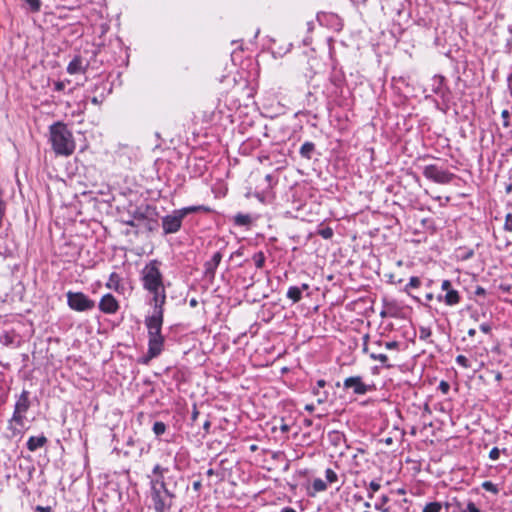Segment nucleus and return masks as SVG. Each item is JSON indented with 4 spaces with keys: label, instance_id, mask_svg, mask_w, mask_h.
<instances>
[{
    "label": "nucleus",
    "instance_id": "obj_1",
    "mask_svg": "<svg viewBox=\"0 0 512 512\" xmlns=\"http://www.w3.org/2000/svg\"><path fill=\"white\" fill-rule=\"evenodd\" d=\"M163 315V306L154 305L153 314L145 319L149 338L148 351L143 359V363L145 364H147L151 359L159 356L163 350L164 337L161 334Z\"/></svg>",
    "mask_w": 512,
    "mask_h": 512
},
{
    "label": "nucleus",
    "instance_id": "obj_2",
    "mask_svg": "<svg viewBox=\"0 0 512 512\" xmlns=\"http://www.w3.org/2000/svg\"><path fill=\"white\" fill-rule=\"evenodd\" d=\"M159 266L160 262L158 260H151L147 263L141 271V281L143 288L152 295L151 303L164 306L166 291Z\"/></svg>",
    "mask_w": 512,
    "mask_h": 512
},
{
    "label": "nucleus",
    "instance_id": "obj_3",
    "mask_svg": "<svg viewBox=\"0 0 512 512\" xmlns=\"http://www.w3.org/2000/svg\"><path fill=\"white\" fill-rule=\"evenodd\" d=\"M50 141L57 155L70 156L75 150V142L67 125L57 122L50 126Z\"/></svg>",
    "mask_w": 512,
    "mask_h": 512
},
{
    "label": "nucleus",
    "instance_id": "obj_4",
    "mask_svg": "<svg viewBox=\"0 0 512 512\" xmlns=\"http://www.w3.org/2000/svg\"><path fill=\"white\" fill-rule=\"evenodd\" d=\"M149 497L155 512H167L171 509L176 496L167 488L165 481L151 479Z\"/></svg>",
    "mask_w": 512,
    "mask_h": 512
},
{
    "label": "nucleus",
    "instance_id": "obj_5",
    "mask_svg": "<svg viewBox=\"0 0 512 512\" xmlns=\"http://www.w3.org/2000/svg\"><path fill=\"white\" fill-rule=\"evenodd\" d=\"M30 408V400H29V392L27 390H23L17 399L14 407L13 416L9 421V429L13 431V434H16V429L12 427V423L15 422L20 427L24 426V414Z\"/></svg>",
    "mask_w": 512,
    "mask_h": 512
},
{
    "label": "nucleus",
    "instance_id": "obj_6",
    "mask_svg": "<svg viewBox=\"0 0 512 512\" xmlns=\"http://www.w3.org/2000/svg\"><path fill=\"white\" fill-rule=\"evenodd\" d=\"M66 297L68 306L74 311L85 312L95 307V302L82 292L68 291Z\"/></svg>",
    "mask_w": 512,
    "mask_h": 512
},
{
    "label": "nucleus",
    "instance_id": "obj_7",
    "mask_svg": "<svg viewBox=\"0 0 512 512\" xmlns=\"http://www.w3.org/2000/svg\"><path fill=\"white\" fill-rule=\"evenodd\" d=\"M423 175L438 184H449L454 178L455 175L449 171L440 169L435 164H430L424 167Z\"/></svg>",
    "mask_w": 512,
    "mask_h": 512
},
{
    "label": "nucleus",
    "instance_id": "obj_8",
    "mask_svg": "<svg viewBox=\"0 0 512 512\" xmlns=\"http://www.w3.org/2000/svg\"><path fill=\"white\" fill-rule=\"evenodd\" d=\"M183 218L178 212L174 210L172 214L166 215L162 218V228L165 235L177 233L182 226Z\"/></svg>",
    "mask_w": 512,
    "mask_h": 512
},
{
    "label": "nucleus",
    "instance_id": "obj_9",
    "mask_svg": "<svg viewBox=\"0 0 512 512\" xmlns=\"http://www.w3.org/2000/svg\"><path fill=\"white\" fill-rule=\"evenodd\" d=\"M343 387L344 389H352L357 395H364L371 391L373 386L364 383L361 376H351L344 380Z\"/></svg>",
    "mask_w": 512,
    "mask_h": 512
},
{
    "label": "nucleus",
    "instance_id": "obj_10",
    "mask_svg": "<svg viewBox=\"0 0 512 512\" xmlns=\"http://www.w3.org/2000/svg\"><path fill=\"white\" fill-rule=\"evenodd\" d=\"M99 309L106 314H114L119 309V304L112 294L104 295L99 302Z\"/></svg>",
    "mask_w": 512,
    "mask_h": 512
},
{
    "label": "nucleus",
    "instance_id": "obj_11",
    "mask_svg": "<svg viewBox=\"0 0 512 512\" xmlns=\"http://www.w3.org/2000/svg\"><path fill=\"white\" fill-rule=\"evenodd\" d=\"M89 62L82 56L76 55L68 64L67 72L71 75L85 73L88 69Z\"/></svg>",
    "mask_w": 512,
    "mask_h": 512
},
{
    "label": "nucleus",
    "instance_id": "obj_12",
    "mask_svg": "<svg viewBox=\"0 0 512 512\" xmlns=\"http://www.w3.org/2000/svg\"><path fill=\"white\" fill-rule=\"evenodd\" d=\"M222 257V253L220 251H217L213 254L212 258L204 264V273L206 277L214 279L216 269L219 266Z\"/></svg>",
    "mask_w": 512,
    "mask_h": 512
},
{
    "label": "nucleus",
    "instance_id": "obj_13",
    "mask_svg": "<svg viewBox=\"0 0 512 512\" xmlns=\"http://www.w3.org/2000/svg\"><path fill=\"white\" fill-rule=\"evenodd\" d=\"M439 302H444L448 306H454L460 303L461 297L457 290L451 289L445 295L439 294L437 297Z\"/></svg>",
    "mask_w": 512,
    "mask_h": 512
},
{
    "label": "nucleus",
    "instance_id": "obj_14",
    "mask_svg": "<svg viewBox=\"0 0 512 512\" xmlns=\"http://www.w3.org/2000/svg\"><path fill=\"white\" fill-rule=\"evenodd\" d=\"M47 443V438L44 435L35 437L31 436L27 441V449L29 451H36L38 448L43 447Z\"/></svg>",
    "mask_w": 512,
    "mask_h": 512
},
{
    "label": "nucleus",
    "instance_id": "obj_15",
    "mask_svg": "<svg viewBox=\"0 0 512 512\" xmlns=\"http://www.w3.org/2000/svg\"><path fill=\"white\" fill-rule=\"evenodd\" d=\"M325 385H326L325 380L320 379L317 381V388L313 389V393H314V395L317 396V402L319 404L324 403L328 398V393L326 391H323V392L320 391V388H324Z\"/></svg>",
    "mask_w": 512,
    "mask_h": 512
},
{
    "label": "nucleus",
    "instance_id": "obj_16",
    "mask_svg": "<svg viewBox=\"0 0 512 512\" xmlns=\"http://www.w3.org/2000/svg\"><path fill=\"white\" fill-rule=\"evenodd\" d=\"M208 211H210V209L204 205L188 206V207L178 209V212L180 213V215L182 216L183 219L191 213L208 212Z\"/></svg>",
    "mask_w": 512,
    "mask_h": 512
},
{
    "label": "nucleus",
    "instance_id": "obj_17",
    "mask_svg": "<svg viewBox=\"0 0 512 512\" xmlns=\"http://www.w3.org/2000/svg\"><path fill=\"white\" fill-rule=\"evenodd\" d=\"M455 506L459 512H481L480 508L472 501L467 503L456 501Z\"/></svg>",
    "mask_w": 512,
    "mask_h": 512
},
{
    "label": "nucleus",
    "instance_id": "obj_18",
    "mask_svg": "<svg viewBox=\"0 0 512 512\" xmlns=\"http://www.w3.org/2000/svg\"><path fill=\"white\" fill-rule=\"evenodd\" d=\"M315 145L312 142H305L300 148V155L305 159H311Z\"/></svg>",
    "mask_w": 512,
    "mask_h": 512
},
{
    "label": "nucleus",
    "instance_id": "obj_19",
    "mask_svg": "<svg viewBox=\"0 0 512 512\" xmlns=\"http://www.w3.org/2000/svg\"><path fill=\"white\" fill-rule=\"evenodd\" d=\"M252 222V218L248 214L238 213L234 216V224L236 226H248Z\"/></svg>",
    "mask_w": 512,
    "mask_h": 512
},
{
    "label": "nucleus",
    "instance_id": "obj_20",
    "mask_svg": "<svg viewBox=\"0 0 512 512\" xmlns=\"http://www.w3.org/2000/svg\"><path fill=\"white\" fill-rule=\"evenodd\" d=\"M370 358L375 361L381 362V364L386 368L393 367L392 364L388 363V356L384 353H378L377 351H372L370 353Z\"/></svg>",
    "mask_w": 512,
    "mask_h": 512
},
{
    "label": "nucleus",
    "instance_id": "obj_21",
    "mask_svg": "<svg viewBox=\"0 0 512 512\" xmlns=\"http://www.w3.org/2000/svg\"><path fill=\"white\" fill-rule=\"evenodd\" d=\"M154 212V209H152L150 206H146L143 210L142 208H137L134 212V218L136 220H147L149 214H152Z\"/></svg>",
    "mask_w": 512,
    "mask_h": 512
},
{
    "label": "nucleus",
    "instance_id": "obj_22",
    "mask_svg": "<svg viewBox=\"0 0 512 512\" xmlns=\"http://www.w3.org/2000/svg\"><path fill=\"white\" fill-rule=\"evenodd\" d=\"M287 297L291 299L293 303H298L302 298L301 288L291 286L287 291Z\"/></svg>",
    "mask_w": 512,
    "mask_h": 512
},
{
    "label": "nucleus",
    "instance_id": "obj_23",
    "mask_svg": "<svg viewBox=\"0 0 512 512\" xmlns=\"http://www.w3.org/2000/svg\"><path fill=\"white\" fill-rule=\"evenodd\" d=\"M120 284V276L113 272L110 274L109 279L106 283V287L113 290H118Z\"/></svg>",
    "mask_w": 512,
    "mask_h": 512
},
{
    "label": "nucleus",
    "instance_id": "obj_24",
    "mask_svg": "<svg viewBox=\"0 0 512 512\" xmlns=\"http://www.w3.org/2000/svg\"><path fill=\"white\" fill-rule=\"evenodd\" d=\"M389 500L390 499L387 495H382L380 499L375 503L374 508L382 512H389L390 509L386 506Z\"/></svg>",
    "mask_w": 512,
    "mask_h": 512
},
{
    "label": "nucleus",
    "instance_id": "obj_25",
    "mask_svg": "<svg viewBox=\"0 0 512 512\" xmlns=\"http://www.w3.org/2000/svg\"><path fill=\"white\" fill-rule=\"evenodd\" d=\"M373 346L381 347L384 345V347L388 350H399L400 343L397 341H389V342H382V341H375L372 343Z\"/></svg>",
    "mask_w": 512,
    "mask_h": 512
},
{
    "label": "nucleus",
    "instance_id": "obj_26",
    "mask_svg": "<svg viewBox=\"0 0 512 512\" xmlns=\"http://www.w3.org/2000/svg\"><path fill=\"white\" fill-rule=\"evenodd\" d=\"M167 429V426L164 422L162 421H156L154 424H153V427H152V430L154 432V434L159 437L161 436L162 434L165 433Z\"/></svg>",
    "mask_w": 512,
    "mask_h": 512
},
{
    "label": "nucleus",
    "instance_id": "obj_27",
    "mask_svg": "<svg viewBox=\"0 0 512 512\" xmlns=\"http://www.w3.org/2000/svg\"><path fill=\"white\" fill-rule=\"evenodd\" d=\"M442 509V505L440 502H430L427 503L422 512H440Z\"/></svg>",
    "mask_w": 512,
    "mask_h": 512
},
{
    "label": "nucleus",
    "instance_id": "obj_28",
    "mask_svg": "<svg viewBox=\"0 0 512 512\" xmlns=\"http://www.w3.org/2000/svg\"><path fill=\"white\" fill-rule=\"evenodd\" d=\"M381 488V485L378 481H371L367 487L368 489V498L372 499L374 493L377 492Z\"/></svg>",
    "mask_w": 512,
    "mask_h": 512
},
{
    "label": "nucleus",
    "instance_id": "obj_29",
    "mask_svg": "<svg viewBox=\"0 0 512 512\" xmlns=\"http://www.w3.org/2000/svg\"><path fill=\"white\" fill-rule=\"evenodd\" d=\"M482 488L485 491L491 492L493 494H498L499 493V488L497 487L496 484L492 483L491 481H484L482 483Z\"/></svg>",
    "mask_w": 512,
    "mask_h": 512
},
{
    "label": "nucleus",
    "instance_id": "obj_30",
    "mask_svg": "<svg viewBox=\"0 0 512 512\" xmlns=\"http://www.w3.org/2000/svg\"><path fill=\"white\" fill-rule=\"evenodd\" d=\"M313 489L316 492H322L327 489V484L320 478H317L312 483Z\"/></svg>",
    "mask_w": 512,
    "mask_h": 512
},
{
    "label": "nucleus",
    "instance_id": "obj_31",
    "mask_svg": "<svg viewBox=\"0 0 512 512\" xmlns=\"http://www.w3.org/2000/svg\"><path fill=\"white\" fill-rule=\"evenodd\" d=\"M253 260H254V263H255V266L257 268H262L264 266V263H265V256L263 254V252H257L254 254L253 256Z\"/></svg>",
    "mask_w": 512,
    "mask_h": 512
},
{
    "label": "nucleus",
    "instance_id": "obj_32",
    "mask_svg": "<svg viewBox=\"0 0 512 512\" xmlns=\"http://www.w3.org/2000/svg\"><path fill=\"white\" fill-rule=\"evenodd\" d=\"M317 234L323 237L324 239H331L334 235L333 229L331 227H324L317 231Z\"/></svg>",
    "mask_w": 512,
    "mask_h": 512
},
{
    "label": "nucleus",
    "instance_id": "obj_33",
    "mask_svg": "<svg viewBox=\"0 0 512 512\" xmlns=\"http://www.w3.org/2000/svg\"><path fill=\"white\" fill-rule=\"evenodd\" d=\"M168 469L160 466L159 464L155 465L153 468V474L156 476L155 479H162L164 481V473L167 472Z\"/></svg>",
    "mask_w": 512,
    "mask_h": 512
},
{
    "label": "nucleus",
    "instance_id": "obj_34",
    "mask_svg": "<svg viewBox=\"0 0 512 512\" xmlns=\"http://www.w3.org/2000/svg\"><path fill=\"white\" fill-rule=\"evenodd\" d=\"M434 81L437 83V85L434 87L433 91L437 94H442V86L444 82V77L442 76H436L434 77Z\"/></svg>",
    "mask_w": 512,
    "mask_h": 512
},
{
    "label": "nucleus",
    "instance_id": "obj_35",
    "mask_svg": "<svg viewBox=\"0 0 512 512\" xmlns=\"http://www.w3.org/2000/svg\"><path fill=\"white\" fill-rule=\"evenodd\" d=\"M420 285H421L420 279L416 276H413L409 279V282L406 285L405 289L407 291L409 288H418Z\"/></svg>",
    "mask_w": 512,
    "mask_h": 512
},
{
    "label": "nucleus",
    "instance_id": "obj_36",
    "mask_svg": "<svg viewBox=\"0 0 512 512\" xmlns=\"http://www.w3.org/2000/svg\"><path fill=\"white\" fill-rule=\"evenodd\" d=\"M325 476L329 483H334L338 479L337 474L330 468L326 469Z\"/></svg>",
    "mask_w": 512,
    "mask_h": 512
},
{
    "label": "nucleus",
    "instance_id": "obj_37",
    "mask_svg": "<svg viewBox=\"0 0 512 512\" xmlns=\"http://www.w3.org/2000/svg\"><path fill=\"white\" fill-rule=\"evenodd\" d=\"M456 362L463 368H470V362L464 355H458L456 357Z\"/></svg>",
    "mask_w": 512,
    "mask_h": 512
},
{
    "label": "nucleus",
    "instance_id": "obj_38",
    "mask_svg": "<svg viewBox=\"0 0 512 512\" xmlns=\"http://www.w3.org/2000/svg\"><path fill=\"white\" fill-rule=\"evenodd\" d=\"M504 230L512 232V214H507L504 223Z\"/></svg>",
    "mask_w": 512,
    "mask_h": 512
},
{
    "label": "nucleus",
    "instance_id": "obj_39",
    "mask_svg": "<svg viewBox=\"0 0 512 512\" xmlns=\"http://www.w3.org/2000/svg\"><path fill=\"white\" fill-rule=\"evenodd\" d=\"M431 335V330L429 328L422 327L420 329V339L425 340Z\"/></svg>",
    "mask_w": 512,
    "mask_h": 512
},
{
    "label": "nucleus",
    "instance_id": "obj_40",
    "mask_svg": "<svg viewBox=\"0 0 512 512\" xmlns=\"http://www.w3.org/2000/svg\"><path fill=\"white\" fill-rule=\"evenodd\" d=\"M500 456V450L497 447L492 448L489 453V458L493 461L497 460Z\"/></svg>",
    "mask_w": 512,
    "mask_h": 512
},
{
    "label": "nucleus",
    "instance_id": "obj_41",
    "mask_svg": "<svg viewBox=\"0 0 512 512\" xmlns=\"http://www.w3.org/2000/svg\"><path fill=\"white\" fill-rule=\"evenodd\" d=\"M441 289L445 292L449 291L452 289V283L450 280H443L442 281V284H441Z\"/></svg>",
    "mask_w": 512,
    "mask_h": 512
},
{
    "label": "nucleus",
    "instance_id": "obj_42",
    "mask_svg": "<svg viewBox=\"0 0 512 512\" xmlns=\"http://www.w3.org/2000/svg\"><path fill=\"white\" fill-rule=\"evenodd\" d=\"M145 226L149 231H153L158 226V222L156 220H149Z\"/></svg>",
    "mask_w": 512,
    "mask_h": 512
},
{
    "label": "nucleus",
    "instance_id": "obj_43",
    "mask_svg": "<svg viewBox=\"0 0 512 512\" xmlns=\"http://www.w3.org/2000/svg\"><path fill=\"white\" fill-rule=\"evenodd\" d=\"M439 389L446 394L450 389V385L445 381H441L439 384Z\"/></svg>",
    "mask_w": 512,
    "mask_h": 512
},
{
    "label": "nucleus",
    "instance_id": "obj_44",
    "mask_svg": "<svg viewBox=\"0 0 512 512\" xmlns=\"http://www.w3.org/2000/svg\"><path fill=\"white\" fill-rule=\"evenodd\" d=\"M474 294L476 296H485L486 295V290L483 287H481V286H477L476 289H475Z\"/></svg>",
    "mask_w": 512,
    "mask_h": 512
},
{
    "label": "nucleus",
    "instance_id": "obj_45",
    "mask_svg": "<svg viewBox=\"0 0 512 512\" xmlns=\"http://www.w3.org/2000/svg\"><path fill=\"white\" fill-rule=\"evenodd\" d=\"M480 330L483 332V333H490L491 331V326L488 324V323H482L480 325Z\"/></svg>",
    "mask_w": 512,
    "mask_h": 512
},
{
    "label": "nucleus",
    "instance_id": "obj_46",
    "mask_svg": "<svg viewBox=\"0 0 512 512\" xmlns=\"http://www.w3.org/2000/svg\"><path fill=\"white\" fill-rule=\"evenodd\" d=\"M64 88H65V83H64L63 81H57V82H55V84H54V89H55L56 91H62V90H64Z\"/></svg>",
    "mask_w": 512,
    "mask_h": 512
},
{
    "label": "nucleus",
    "instance_id": "obj_47",
    "mask_svg": "<svg viewBox=\"0 0 512 512\" xmlns=\"http://www.w3.org/2000/svg\"><path fill=\"white\" fill-rule=\"evenodd\" d=\"M36 511L38 512H52V508L50 506H37Z\"/></svg>",
    "mask_w": 512,
    "mask_h": 512
},
{
    "label": "nucleus",
    "instance_id": "obj_48",
    "mask_svg": "<svg viewBox=\"0 0 512 512\" xmlns=\"http://www.w3.org/2000/svg\"><path fill=\"white\" fill-rule=\"evenodd\" d=\"M501 115L505 119L504 126H508L509 125V123H508V119H509V112H508V110H503Z\"/></svg>",
    "mask_w": 512,
    "mask_h": 512
},
{
    "label": "nucleus",
    "instance_id": "obj_49",
    "mask_svg": "<svg viewBox=\"0 0 512 512\" xmlns=\"http://www.w3.org/2000/svg\"><path fill=\"white\" fill-rule=\"evenodd\" d=\"M289 429H290L289 425H287V424H285V423L281 424V426H280V430H281L282 432H284V433L288 432V431H289Z\"/></svg>",
    "mask_w": 512,
    "mask_h": 512
},
{
    "label": "nucleus",
    "instance_id": "obj_50",
    "mask_svg": "<svg viewBox=\"0 0 512 512\" xmlns=\"http://www.w3.org/2000/svg\"><path fill=\"white\" fill-rule=\"evenodd\" d=\"M210 426H211V423H210V421H208V420H207V421H205V423L203 424V428H204V430H205L206 432H208V431H209Z\"/></svg>",
    "mask_w": 512,
    "mask_h": 512
},
{
    "label": "nucleus",
    "instance_id": "obj_51",
    "mask_svg": "<svg viewBox=\"0 0 512 512\" xmlns=\"http://www.w3.org/2000/svg\"><path fill=\"white\" fill-rule=\"evenodd\" d=\"M467 334L469 337H474L476 334V330L474 328H471L468 330Z\"/></svg>",
    "mask_w": 512,
    "mask_h": 512
},
{
    "label": "nucleus",
    "instance_id": "obj_52",
    "mask_svg": "<svg viewBox=\"0 0 512 512\" xmlns=\"http://www.w3.org/2000/svg\"><path fill=\"white\" fill-rule=\"evenodd\" d=\"M425 299H426L427 301H432V300L434 299V295H433V293H427V294L425 295Z\"/></svg>",
    "mask_w": 512,
    "mask_h": 512
},
{
    "label": "nucleus",
    "instance_id": "obj_53",
    "mask_svg": "<svg viewBox=\"0 0 512 512\" xmlns=\"http://www.w3.org/2000/svg\"><path fill=\"white\" fill-rule=\"evenodd\" d=\"M200 487H201V482H200V481H195V482L193 483V488H194L195 490H199V489H200Z\"/></svg>",
    "mask_w": 512,
    "mask_h": 512
},
{
    "label": "nucleus",
    "instance_id": "obj_54",
    "mask_svg": "<svg viewBox=\"0 0 512 512\" xmlns=\"http://www.w3.org/2000/svg\"><path fill=\"white\" fill-rule=\"evenodd\" d=\"M495 379H496V381L500 382L502 380V373L501 372H496L495 373Z\"/></svg>",
    "mask_w": 512,
    "mask_h": 512
},
{
    "label": "nucleus",
    "instance_id": "obj_55",
    "mask_svg": "<svg viewBox=\"0 0 512 512\" xmlns=\"http://www.w3.org/2000/svg\"><path fill=\"white\" fill-rule=\"evenodd\" d=\"M198 414H199L198 410L196 409V407H194V410L192 412V419L196 420Z\"/></svg>",
    "mask_w": 512,
    "mask_h": 512
},
{
    "label": "nucleus",
    "instance_id": "obj_56",
    "mask_svg": "<svg viewBox=\"0 0 512 512\" xmlns=\"http://www.w3.org/2000/svg\"><path fill=\"white\" fill-rule=\"evenodd\" d=\"M281 512H296L295 509L291 507H285L281 510Z\"/></svg>",
    "mask_w": 512,
    "mask_h": 512
},
{
    "label": "nucleus",
    "instance_id": "obj_57",
    "mask_svg": "<svg viewBox=\"0 0 512 512\" xmlns=\"http://www.w3.org/2000/svg\"><path fill=\"white\" fill-rule=\"evenodd\" d=\"M300 288H301V292L306 291L309 289V285L307 283H303Z\"/></svg>",
    "mask_w": 512,
    "mask_h": 512
},
{
    "label": "nucleus",
    "instance_id": "obj_58",
    "mask_svg": "<svg viewBox=\"0 0 512 512\" xmlns=\"http://www.w3.org/2000/svg\"><path fill=\"white\" fill-rule=\"evenodd\" d=\"M381 317H386L387 315L394 316V314L388 313L386 310L381 311Z\"/></svg>",
    "mask_w": 512,
    "mask_h": 512
},
{
    "label": "nucleus",
    "instance_id": "obj_59",
    "mask_svg": "<svg viewBox=\"0 0 512 512\" xmlns=\"http://www.w3.org/2000/svg\"><path fill=\"white\" fill-rule=\"evenodd\" d=\"M91 102H92L94 105H98V104H100V101H99V99H98L97 97H93V98L91 99Z\"/></svg>",
    "mask_w": 512,
    "mask_h": 512
},
{
    "label": "nucleus",
    "instance_id": "obj_60",
    "mask_svg": "<svg viewBox=\"0 0 512 512\" xmlns=\"http://www.w3.org/2000/svg\"><path fill=\"white\" fill-rule=\"evenodd\" d=\"M305 409L312 412L314 410V405L310 404V405H306L305 406Z\"/></svg>",
    "mask_w": 512,
    "mask_h": 512
},
{
    "label": "nucleus",
    "instance_id": "obj_61",
    "mask_svg": "<svg viewBox=\"0 0 512 512\" xmlns=\"http://www.w3.org/2000/svg\"><path fill=\"white\" fill-rule=\"evenodd\" d=\"M190 306H191V307H195V306H197V301H196V299H191V300H190Z\"/></svg>",
    "mask_w": 512,
    "mask_h": 512
},
{
    "label": "nucleus",
    "instance_id": "obj_62",
    "mask_svg": "<svg viewBox=\"0 0 512 512\" xmlns=\"http://www.w3.org/2000/svg\"><path fill=\"white\" fill-rule=\"evenodd\" d=\"M207 475H208V476H212V475H214V470H213V469H209V470H207Z\"/></svg>",
    "mask_w": 512,
    "mask_h": 512
},
{
    "label": "nucleus",
    "instance_id": "obj_63",
    "mask_svg": "<svg viewBox=\"0 0 512 512\" xmlns=\"http://www.w3.org/2000/svg\"><path fill=\"white\" fill-rule=\"evenodd\" d=\"M127 225H130L132 227L136 226L135 222L134 221H128L127 222Z\"/></svg>",
    "mask_w": 512,
    "mask_h": 512
},
{
    "label": "nucleus",
    "instance_id": "obj_64",
    "mask_svg": "<svg viewBox=\"0 0 512 512\" xmlns=\"http://www.w3.org/2000/svg\"><path fill=\"white\" fill-rule=\"evenodd\" d=\"M507 85H508V89H509L510 95L512 97V85H510V84H507Z\"/></svg>",
    "mask_w": 512,
    "mask_h": 512
}]
</instances>
